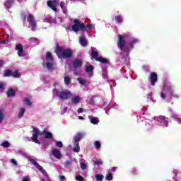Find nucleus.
I'll return each mask as SVG.
<instances>
[{"label": "nucleus", "mask_w": 181, "mask_h": 181, "mask_svg": "<svg viewBox=\"0 0 181 181\" xmlns=\"http://www.w3.org/2000/svg\"><path fill=\"white\" fill-rule=\"evenodd\" d=\"M93 145L96 149H100L101 148V142H100V141H95Z\"/></svg>", "instance_id": "33"}, {"label": "nucleus", "mask_w": 181, "mask_h": 181, "mask_svg": "<svg viewBox=\"0 0 181 181\" xmlns=\"http://www.w3.org/2000/svg\"><path fill=\"white\" fill-rule=\"evenodd\" d=\"M52 154L57 159H60V158H62V153L58 149H53Z\"/></svg>", "instance_id": "14"}, {"label": "nucleus", "mask_w": 181, "mask_h": 181, "mask_svg": "<svg viewBox=\"0 0 181 181\" xmlns=\"http://www.w3.org/2000/svg\"><path fill=\"white\" fill-rule=\"evenodd\" d=\"M27 22H29L33 26V28H36V21H35V18L33 17V15L28 14Z\"/></svg>", "instance_id": "9"}, {"label": "nucleus", "mask_w": 181, "mask_h": 181, "mask_svg": "<svg viewBox=\"0 0 181 181\" xmlns=\"http://www.w3.org/2000/svg\"><path fill=\"white\" fill-rule=\"evenodd\" d=\"M11 163H13V165H15L16 166L18 165V162H16V160L15 159H11Z\"/></svg>", "instance_id": "57"}, {"label": "nucleus", "mask_w": 181, "mask_h": 181, "mask_svg": "<svg viewBox=\"0 0 181 181\" xmlns=\"http://www.w3.org/2000/svg\"><path fill=\"white\" fill-rule=\"evenodd\" d=\"M12 76V71L11 69H6L4 71V77H11Z\"/></svg>", "instance_id": "24"}, {"label": "nucleus", "mask_w": 181, "mask_h": 181, "mask_svg": "<svg viewBox=\"0 0 181 181\" xmlns=\"http://www.w3.org/2000/svg\"><path fill=\"white\" fill-rule=\"evenodd\" d=\"M30 162L31 163H33V165H34L35 166L37 165L38 163H37L36 160L33 159V158H31L30 159Z\"/></svg>", "instance_id": "46"}, {"label": "nucleus", "mask_w": 181, "mask_h": 181, "mask_svg": "<svg viewBox=\"0 0 181 181\" xmlns=\"http://www.w3.org/2000/svg\"><path fill=\"white\" fill-rule=\"evenodd\" d=\"M56 146L58 148H63V143L62 141H57Z\"/></svg>", "instance_id": "44"}, {"label": "nucleus", "mask_w": 181, "mask_h": 181, "mask_svg": "<svg viewBox=\"0 0 181 181\" xmlns=\"http://www.w3.org/2000/svg\"><path fill=\"white\" fill-rule=\"evenodd\" d=\"M65 163H66V165L67 166H70V165H71V163H73V161H72V160H66V161L65 162Z\"/></svg>", "instance_id": "54"}, {"label": "nucleus", "mask_w": 181, "mask_h": 181, "mask_svg": "<svg viewBox=\"0 0 181 181\" xmlns=\"http://www.w3.org/2000/svg\"><path fill=\"white\" fill-rule=\"evenodd\" d=\"M84 137V135L81 132H78L76 135L74 137V141L75 144H78L81 139Z\"/></svg>", "instance_id": "10"}, {"label": "nucleus", "mask_w": 181, "mask_h": 181, "mask_svg": "<svg viewBox=\"0 0 181 181\" xmlns=\"http://www.w3.org/2000/svg\"><path fill=\"white\" fill-rule=\"evenodd\" d=\"M46 59L48 60V62H53V55L50 52H47Z\"/></svg>", "instance_id": "20"}, {"label": "nucleus", "mask_w": 181, "mask_h": 181, "mask_svg": "<svg viewBox=\"0 0 181 181\" xmlns=\"http://www.w3.org/2000/svg\"><path fill=\"white\" fill-rule=\"evenodd\" d=\"M41 173H42V175H44L45 176H47V173L46 172V170H45L42 168V170H40Z\"/></svg>", "instance_id": "58"}, {"label": "nucleus", "mask_w": 181, "mask_h": 181, "mask_svg": "<svg viewBox=\"0 0 181 181\" xmlns=\"http://www.w3.org/2000/svg\"><path fill=\"white\" fill-rule=\"evenodd\" d=\"M77 81L79 83V84H81V86H86V84H87V81L83 79V78L81 77H78L77 78Z\"/></svg>", "instance_id": "23"}, {"label": "nucleus", "mask_w": 181, "mask_h": 181, "mask_svg": "<svg viewBox=\"0 0 181 181\" xmlns=\"http://www.w3.org/2000/svg\"><path fill=\"white\" fill-rule=\"evenodd\" d=\"M1 146H3V148H9V146H11V144L9 141H5L1 144Z\"/></svg>", "instance_id": "35"}, {"label": "nucleus", "mask_w": 181, "mask_h": 181, "mask_svg": "<svg viewBox=\"0 0 181 181\" xmlns=\"http://www.w3.org/2000/svg\"><path fill=\"white\" fill-rule=\"evenodd\" d=\"M46 68L48 70H53V63H51L49 61L46 64Z\"/></svg>", "instance_id": "34"}, {"label": "nucleus", "mask_w": 181, "mask_h": 181, "mask_svg": "<svg viewBox=\"0 0 181 181\" xmlns=\"http://www.w3.org/2000/svg\"><path fill=\"white\" fill-rule=\"evenodd\" d=\"M105 179H106V180H108V181L112 180V179H114V177H112V174H111V173L107 174Z\"/></svg>", "instance_id": "40"}, {"label": "nucleus", "mask_w": 181, "mask_h": 181, "mask_svg": "<svg viewBox=\"0 0 181 181\" xmlns=\"http://www.w3.org/2000/svg\"><path fill=\"white\" fill-rule=\"evenodd\" d=\"M78 118L79 119H84V117H83L82 116H78Z\"/></svg>", "instance_id": "63"}, {"label": "nucleus", "mask_w": 181, "mask_h": 181, "mask_svg": "<svg viewBox=\"0 0 181 181\" xmlns=\"http://www.w3.org/2000/svg\"><path fill=\"white\" fill-rule=\"evenodd\" d=\"M79 43L83 47H87V39H86V37L81 36L80 37V41Z\"/></svg>", "instance_id": "13"}, {"label": "nucleus", "mask_w": 181, "mask_h": 181, "mask_svg": "<svg viewBox=\"0 0 181 181\" xmlns=\"http://www.w3.org/2000/svg\"><path fill=\"white\" fill-rule=\"evenodd\" d=\"M35 168H37V169H38V170H43V167H42L40 165H39V163H37V165H35Z\"/></svg>", "instance_id": "47"}, {"label": "nucleus", "mask_w": 181, "mask_h": 181, "mask_svg": "<svg viewBox=\"0 0 181 181\" xmlns=\"http://www.w3.org/2000/svg\"><path fill=\"white\" fill-rule=\"evenodd\" d=\"M174 121H176L178 124H181V118L180 117H175Z\"/></svg>", "instance_id": "52"}, {"label": "nucleus", "mask_w": 181, "mask_h": 181, "mask_svg": "<svg viewBox=\"0 0 181 181\" xmlns=\"http://www.w3.org/2000/svg\"><path fill=\"white\" fill-rule=\"evenodd\" d=\"M91 56L93 59H95L96 62H97V59H100V57H98V52L96 51H94V49H92Z\"/></svg>", "instance_id": "19"}, {"label": "nucleus", "mask_w": 181, "mask_h": 181, "mask_svg": "<svg viewBox=\"0 0 181 181\" xmlns=\"http://www.w3.org/2000/svg\"><path fill=\"white\" fill-rule=\"evenodd\" d=\"M47 6H49V8H51L52 11H54V12H57V8H56V6H59V2H57V1L49 0L47 2Z\"/></svg>", "instance_id": "7"}, {"label": "nucleus", "mask_w": 181, "mask_h": 181, "mask_svg": "<svg viewBox=\"0 0 181 181\" xmlns=\"http://www.w3.org/2000/svg\"><path fill=\"white\" fill-rule=\"evenodd\" d=\"M5 83L4 82H0V90H5Z\"/></svg>", "instance_id": "49"}, {"label": "nucleus", "mask_w": 181, "mask_h": 181, "mask_svg": "<svg viewBox=\"0 0 181 181\" xmlns=\"http://www.w3.org/2000/svg\"><path fill=\"white\" fill-rule=\"evenodd\" d=\"M138 42H139L138 39L132 38L129 42V46H130L131 49H134V45H136V43H138Z\"/></svg>", "instance_id": "18"}, {"label": "nucleus", "mask_w": 181, "mask_h": 181, "mask_svg": "<svg viewBox=\"0 0 181 181\" xmlns=\"http://www.w3.org/2000/svg\"><path fill=\"white\" fill-rule=\"evenodd\" d=\"M16 50L18 51V54L19 56V57H21V56H22V53H23V47L22 46V45L19 44L17 45L16 46Z\"/></svg>", "instance_id": "15"}, {"label": "nucleus", "mask_w": 181, "mask_h": 181, "mask_svg": "<svg viewBox=\"0 0 181 181\" xmlns=\"http://www.w3.org/2000/svg\"><path fill=\"white\" fill-rule=\"evenodd\" d=\"M93 165L94 166H95L96 165L97 166H101V165H103V160H93Z\"/></svg>", "instance_id": "26"}, {"label": "nucleus", "mask_w": 181, "mask_h": 181, "mask_svg": "<svg viewBox=\"0 0 181 181\" xmlns=\"http://www.w3.org/2000/svg\"><path fill=\"white\" fill-rule=\"evenodd\" d=\"M165 90H168V93L170 95V97H172L173 95V90H172V86H165Z\"/></svg>", "instance_id": "27"}, {"label": "nucleus", "mask_w": 181, "mask_h": 181, "mask_svg": "<svg viewBox=\"0 0 181 181\" xmlns=\"http://www.w3.org/2000/svg\"><path fill=\"white\" fill-rule=\"evenodd\" d=\"M6 95L8 98H13L15 95H16V92H15V90L13 88H9L6 92Z\"/></svg>", "instance_id": "12"}, {"label": "nucleus", "mask_w": 181, "mask_h": 181, "mask_svg": "<svg viewBox=\"0 0 181 181\" xmlns=\"http://www.w3.org/2000/svg\"><path fill=\"white\" fill-rule=\"evenodd\" d=\"M86 72L87 73H91L94 70V66L93 65L86 66Z\"/></svg>", "instance_id": "37"}, {"label": "nucleus", "mask_w": 181, "mask_h": 181, "mask_svg": "<svg viewBox=\"0 0 181 181\" xmlns=\"http://www.w3.org/2000/svg\"><path fill=\"white\" fill-rule=\"evenodd\" d=\"M125 43L127 41L125 40V35H119L117 37V47L122 50V52H124L126 53L127 49H125Z\"/></svg>", "instance_id": "3"}, {"label": "nucleus", "mask_w": 181, "mask_h": 181, "mask_svg": "<svg viewBox=\"0 0 181 181\" xmlns=\"http://www.w3.org/2000/svg\"><path fill=\"white\" fill-rule=\"evenodd\" d=\"M23 101L25 104H26V105H28V107H30V105H32V103H30V100L29 99V98H25L23 99Z\"/></svg>", "instance_id": "36"}, {"label": "nucleus", "mask_w": 181, "mask_h": 181, "mask_svg": "<svg viewBox=\"0 0 181 181\" xmlns=\"http://www.w3.org/2000/svg\"><path fill=\"white\" fill-rule=\"evenodd\" d=\"M60 7L62 9L64 13H66V12H67V7L64 6V2L61 1Z\"/></svg>", "instance_id": "28"}, {"label": "nucleus", "mask_w": 181, "mask_h": 181, "mask_svg": "<svg viewBox=\"0 0 181 181\" xmlns=\"http://www.w3.org/2000/svg\"><path fill=\"white\" fill-rule=\"evenodd\" d=\"M13 4H15V0H7L4 4V6L5 8H6V9H11V6L13 5Z\"/></svg>", "instance_id": "16"}, {"label": "nucleus", "mask_w": 181, "mask_h": 181, "mask_svg": "<svg viewBox=\"0 0 181 181\" xmlns=\"http://www.w3.org/2000/svg\"><path fill=\"white\" fill-rule=\"evenodd\" d=\"M45 139H53V134L47 132L45 136Z\"/></svg>", "instance_id": "30"}, {"label": "nucleus", "mask_w": 181, "mask_h": 181, "mask_svg": "<svg viewBox=\"0 0 181 181\" xmlns=\"http://www.w3.org/2000/svg\"><path fill=\"white\" fill-rule=\"evenodd\" d=\"M76 180H78V181H84V177H83V176L78 175L76 176Z\"/></svg>", "instance_id": "43"}, {"label": "nucleus", "mask_w": 181, "mask_h": 181, "mask_svg": "<svg viewBox=\"0 0 181 181\" xmlns=\"http://www.w3.org/2000/svg\"><path fill=\"white\" fill-rule=\"evenodd\" d=\"M91 124H93L94 125H97L98 124V119L96 117H92L90 119Z\"/></svg>", "instance_id": "38"}, {"label": "nucleus", "mask_w": 181, "mask_h": 181, "mask_svg": "<svg viewBox=\"0 0 181 181\" xmlns=\"http://www.w3.org/2000/svg\"><path fill=\"white\" fill-rule=\"evenodd\" d=\"M11 76L14 77V78H19V77H21V74H19L18 70H15L13 73L11 74Z\"/></svg>", "instance_id": "25"}, {"label": "nucleus", "mask_w": 181, "mask_h": 181, "mask_svg": "<svg viewBox=\"0 0 181 181\" xmlns=\"http://www.w3.org/2000/svg\"><path fill=\"white\" fill-rule=\"evenodd\" d=\"M25 108H21L20 110V112H19V114L18 115V118H23V115L25 114Z\"/></svg>", "instance_id": "29"}, {"label": "nucleus", "mask_w": 181, "mask_h": 181, "mask_svg": "<svg viewBox=\"0 0 181 181\" xmlns=\"http://www.w3.org/2000/svg\"><path fill=\"white\" fill-rule=\"evenodd\" d=\"M30 42H34V43H36V42L39 41V39L36 38V37H31L30 38Z\"/></svg>", "instance_id": "51"}, {"label": "nucleus", "mask_w": 181, "mask_h": 181, "mask_svg": "<svg viewBox=\"0 0 181 181\" xmlns=\"http://www.w3.org/2000/svg\"><path fill=\"white\" fill-rule=\"evenodd\" d=\"M23 181H30V180L28 178H24V179H23Z\"/></svg>", "instance_id": "64"}, {"label": "nucleus", "mask_w": 181, "mask_h": 181, "mask_svg": "<svg viewBox=\"0 0 181 181\" xmlns=\"http://www.w3.org/2000/svg\"><path fill=\"white\" fill-rule=\"evenodd\" d=\"M155 121H158L160 124H163V125L167 127L169 125V118L166 117L165 116H157L154 117Z\"/></svg>", "instance_id": "5"}, {"label": "nucleus", "mask_w": 181, "mask_h": 181, "mask_svg": "<svg viewBox=\"0 0 181 181\" xmlns=\"http://www.w3.org/2000/svg\"><path fill=\"white\" fill-rule=\"evenodd\" d=\"M96 62H100V63H103V64H110V61H108L107 58H103L101 57L96 58Z\"/></svg>", "instance_id": "17"}, {"label": "nucleus", "mask_w": 181, "mask_h": 181, "mask_svg": "<svg viewBox=\"0 0 181 181\" xmlns=\"http://www.w3.org/2000/svg\"><path fill=\"white\" fill-rule=\"evenodd\" d=\"M82 65H83V61H81V59H75L72 63V66H73L74 69H77Z\"/></svg>", "instance_id": "11"}, {"label": "nucleus", "mask_w": 181, "mask_h": 181, "mask_svg": "<svg viewBox=\"0 0 181 181\" xmlns=\"http://www.w3.org/2000/svg\"><path fill=\"white\" fill-rule=\"evenodd\" d=\"M34 129V134H33V136L31 137V139L33 142H35V144H37L38 145H40V141L37 139L39 138V129L36 127H33Z\"/></svg>", "instance_id": "6"}, {"label": "nucleus", "mask_w": 181, "mask_h": 181, "mask_svg": "<svg viewBox=\"0 0 181 181\" xmlns=\"http://www.w3.org/2000/svg\"><path fill=\"white\" fill-rule=\"evenodd\" d=\"M71 94V92H70L69 90L65 91L57 90V97H59V98H61V100H69Z\"/></svg>", "instance_id": "4"}, {"label": "nucleus", "mask_w": 181, "mask_h": 181, "mask_svg": "<svg viewBox=\"0 0 181 181\" xmlns=\"http://www.w3.org/2000/svg\"><path fill=\"white\" fill-rule=\"evenodd\" d=\"M160 97H161V98H163V100H165L166 99V92H162Z\"/></svg>", "instance_id": "50"}, {"label": "nucleus", "mask_w": 181, "mask_h": 181, "mask_svg": "<svg viewBox=\"0 0 181 181\" xmlns=\"http://www.w3.org/2000/svg\"><path fill=\"white\" fill-rule=\"evenodd\" d=\"M83 108H81V107H79V108L78 109V114H81V112H83Z\"/></svg>", "instance_id": "60"}, {"label": "nucleus", "mask_w": 181, "mask_h": 181, "mask_svg": "<svg viewBox=\"0 0 181 181\" xmlns=\"http://www.w3.org/2000/svg\"><path fill=\"white\" fill-rule=\"evenodd\" d=\"M115 170H117V168L116 167L112 168V172H115Z\"/></svg>", "instance_id": "62"}, {"label": "nucleus", "mask_w": 181, "mask_h": 181, "mask_svg": "<svg viewBox=\"0 0 181 181\" xmlns=\"http://www.w3.org/2000/svg\"><path fill=\"white\" fill-rule=\"evenodd\" d=\"M80 166L82 170H86V169H87V165H86V163H81Z\"/></svg>", "instance_id": "42"}, {"label": "nucleus", "mask_w": 181, "mask_h": 181, "mask_svg": "<svg viewBox=\"0 0 181 181\" xmlns=\"http://www.w3.org/2000/svg\"><path fill=\"white\" fill-rule=\"evenodd\" d=\"M4 113L0 110V124L1 122H2V120L4 119Z\"/></svg>", "instance_id": "48"}, {"label": "nucleus", "mask_w": 181, "mask_h": 181, "mask_svg": "<svg viewBox=\"0 0 181 181\" xmlns=\"http://www.w3.org/2000/svg\"><path fill=\"white\" fill-rule=\"evenodd\" d=\"M59 179H60V180H62V181L66 180V177H64V175H60V176H59Z\"/></svg>", "instance_id": "59"}, {"label": "nucleus", "mask_w": 181, "mask_h": 181, "mask_svg": "<svg viewBox=\"0 0 181 181\" xmlns=\"http://www.w3.org/2000/svg\"><path fill=\"white\" fill-rule=\"evenodd\" d=\"M47 132H46V130H43L42 132H40V130H39V135H46Z\"/></svg>", "instance_id": "53"}, {"label": "nucleus", "mask_w": 181, "mask_h": 181, "mask_svg": "<svg viewBox=\"0 0 181 181\" xmlns=\"http://www.w3.org/2000/svg\"><path fill=\"white\" fill-rule=\"evenodd\" d=\"M95 96H92L91 98L89 100V105H94L95 103Z\"/></svg>", "instance_id": "41"}, {"label": "nucleus", "mask_w": 181, "mask_h": 181, "mask_svg": "<svg viewBox=\"0 0 181 181\" xmlns=\"http://www.w3.org/2000/svg\"><path fill=\"white\" fill-rule=\"evenodd\" d=\"M80 97L79 96H74V97H73L72 98V100H71V101H72V103L73 104H78V103H80Z\"/></svg>", "instance_id": "22"}, {"label": "nucleus", "mask_w": 181, "mask_h": 181, "mask_svg": "<svg viewBox=\"0 0 181 181\" xmlns=\"http://www.w3.org/2000/svg\"><path fill=\"white\" fill-rule=\"evenodd\" d=\"M129 172L130 173H135L136 172V168H132Z\"/></svg>", "instance_id": "56"}, {"label": "nucleus", "mask_w": 181, "mask_h": 181, "mask_svg": "<svg viewBox=\"0 0 181 181\" xmlns=\"http://www.w3.org/2000/svg\"><path fill=\"white\" fill-rule=\"evenodd\" d=\"M76 146L74 148V152H80V144L76 143Z\"/></svg>", "instance_id": "39"}, {"label": "nucleus", "mask_w": 181, "mask_h": 181, "mask_svg": "<svg viewBox=\"0 0 181 181\" xmlns=\"http://www.w3.org/2000/svg\"><path fill=\"white\" fill-rule=\"evenodd\" d=\"M26 16H27V14L25 13L21 14V19H22L23 22L26 21Z\"/></svg>", "instance_id": "45"}, {"label": "nucleus", "mask_w": 181, "mask_h": 181, "mask_svg": "<svg viewBox=\"0 0 181 181\" xmlns=\"http://www.w3.org/2000/svg\"><path fill=\"white\" fill-rule=\"evenodd\" d=\"M95 177L97 181H103V179H104V175H100V174H96L95 175Z\"/></svg>", "instance_id": "31"}, {"label": "nucleus", "mask_w": 181, "mask_h": 181, "mask_svg": "<svg viewBox=\"0 0 181 181\" xmlns=\"http://www.w3.org/2000/svg\"><path fill=\"white\" fill-rule=\"evenodd\" d=\"M1 67H4V61L0 60V69H1Z\"/></svg>", "instance_id": "61"}, {"label": "nucleus", "mask_w": 181, "mask_h": 181, "mask_svg": "<svg viewBox=\"0 0 181 181\" xmlns=\"http://www.w3.org/2000/svg\"><path fill=\"white\" fill-rule=\"evenodd\" d=\"M64 83L66 84V86H70L71 81H70V77L66 76L64 77Z\"/></svg>", "instance_id": "32"}, {"label": "nucleus", "mask_w": 181, "mask_h": 181, "mask_svg": "<svg viewBox=\"0 0 181 181\" xmlns=\"http://www.w3.org/2000/svg\"><path fill=\"white\" fill-rule=\"evenodd\" d=\"M115 21L116 23H122L123 22L122 16L119 15L115 16Z\"/></svg>", "instance_id": "21"}, {"label": "nucleus", "mask_w": 181, "mask_h": 181, "mask_svg": "<svg viewBox=\"0 0 181 181\" xmlns=\"http://www.w3.org/2000/svg\"><path fill=\"white\" fill-rule=\"evenodd\" d=\"M74 25L71 26V30L73 32L77 33L81 30V32H86V28L84 23L78 20V18H75L73 21Z\"/></svg>", "instance_id": "2"}, {"label": "nucleus", "mask_w": 181, "mask_h": 181, "mask_svg": "<svg viewBox=\"0 0 181 181\" xmlns=\"http://www.w3.org/2000/svg\"><path fill=\"white\" fill-rule=\"evenodd\" d=\"M150 80L151 81V86H155V83L158 81V74L155 72L150 74Z\"/></svg>", "instance_id": "8"}, {"label": "nucleus", "mask_w": 181, "mask_h": 181, "mask_svg": "<svg viewBox=\"0 0 181 181\" xmlns=\"http://www.w3.org/2000/svg\"><path fill=\"white\" fill-rule=\"evenodd\" d=\"M93 26H94V25H93L92 24H88L86 28V30L91 29L93 28Z\"/></svg>", "instance_id": "55"}, {"label": "nucleus", "mask_w": 181, "mask_h": 181, "mask_svg": "<svg viewBox=\"0 0 181 181\" xmlns=\"http://www.w3.org/2000/svg\"><path fill=\"white\" fill-rule=\"evenodd\" d=\"M56 50L61 54L62 59H71L73 57V50L70 48L63 49L60 45L56 46Z\"/></svg>", "instance_id": "1"}]
</instances>
